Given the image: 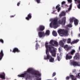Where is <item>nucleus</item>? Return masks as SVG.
Returning a JSON list of instances; mask_svg holds the SVG:
<instances>
[{"label": "nucleus", "instance_id": "f257e3e1", "mask_svg": "<svg viewBox=\"0 0 80 80\" xmlns=\"http://www.w3.org/2000/svg\"><path fill=\"white\" fill-rule=\"evenodd\" d=\"M46 54L47 55V57L44 56V59L45 60H48L49 59V62H53L54 61V58H52V56L49 54V51L51 53L53 57H56V51L55 49L53 50H51V48L49 46H48L47 43L46 44ZM48 49L49 50L48 51Z\"/></svg>", "mask_w": 80, "mask_h": 80}, {"label": "nucleus", "instance_id": "f03ea898", "mask_svg": "<svg viewBox=\"0 0 80 80\" xmlns=\"http://www.w3.org/2000/svg\"><path fill=\"white\" fill-rule=\"evenodd\" d=\"M57 18H54L52 22V23H50V27H53L54 28H58V24L65 25L66 23V17H63L62 19H59Z\"/></svg>", "mask_w": 80, "mask_h": 80}, {"label": "nucleus", "instance_id": "7ed1b4c3", "mask_svg": "<svg viewBox=\"0 0 80 80\" xmlns=\"http://www.w3.org/2000/svg\"><path fill=\"white\" fill-rule=\"evenodd\" d=\"M27 72L29 73H31L32 75H35V77H37V75H39V72L38 71H33V69L31 68H29L27 70Z\"/></svg>", "mask_w": 80, "mask_h": 80}, {"label": "nucleus", "instance_id": "20e7f679", "mask_svg": "<svg viewBox=\"0 0 80 80\" xmlns=\"http://www.w3.org/2000/svg\"><path fill=\"white\" fill-rule=\"evenodd\" d=\"M46 43L47 44V45L50 47L51 50H52V49H51L52 48H53V50L54 49V47L52 46H55V45H54V44H53V40H51L49 42V43L51 45H48V42H46L45 44V47H46Z\"/></svg>", "mask_w": 80, "mask_h": 80}, {"label": "nucleus", "instance_id": "39448f33", "mask_svg": "<svg viewBox=\"0 0 80 80\" xmlns=\"http://www.w3.org/2000/svg\"><path fill=\"white\" fill-rule=\"evenodd\" d=\"M45 30V26L42 25L39 26V27L37 28L38 31H43Z\"/></svg>", "mask_w": 80, "mask_h": 80}, {"label": "nucleus", "instance_id": "423d86ee", "mask_svg": "<svg viewBox=\"0 0 80 80\" xmlns=\"http://www.w3.org/2000/svg\"><path fill=\"white\" fill-rule=\"evenodd\" d=\"M38 36L40 38L44 37L45 36V33L44 32H38Z\"/></svg>", "mask_w": 80, "mask_h": 80}, {"label": "nucleus", "instance_id": "0eeeda50", "mask_svg": "<svg viewBox=\"0 0 80 80\" xmlns=\"http://www.w3.org/2000/svg\"><path fill=\"white\" fill-rule=\"evenodd\" d=\"M72 56H71V54H70L69 53L66 54V60H70V59H72Z\"/></svg>", "mask_w": 80, "mask_h": 80}, {"label": "nucleus", "instance_id": "6e6552de", "mask_svg": "<svg viewBox=\"0 0 80 80\" xmlns=\"http://www.w3.org/2000/svg\"><path fill=\"white\" fill-rule=\"evenodd\" d=\"M74 60H79L80 55L78 53H76L75 56L73 57Z\"/></svg>", "mask_w": 80, "mask_h": 80}, {"label": "nucleus", "instance_id": "1a4fd4ad", "mask_svg": "<svg viewBox=\"0 0 80 80\" xmlns=\"http://www.w3.org/2000/svg\"><path fill=\"white\" fill-rule=\"evenodd\" d=\"M12 52L13 53H16V52H17L18 53H19V52H20V50L18 49V48H15L13 49Z\"/></svg>", "mask_w": 80, "mask_h": 80}, {"label": "nucleus", "instance_id": "9d476101", "mask_svg": "<svg viewBox=\"0 0 80 80\" xmlns=\"http://www.w3.org/2000/svg\"><path fill=\"white\" fill-rule=\"evenodd\" d=\"M72 63L74 67H75L76 66H78L79 67H80V62H73Z\"/></svg>", "mask_w": 80, "mask_h": 80}, {"label": "nucleus", "instance_id": "9b49d317", "mask_svg": "<svg viewBox=\"0 0 80 80\" xmlns=\"http://www.w3.org/2000/svg\"><path fill=\"white\" fill-rule=\"evenodd\" d=\"M4 56L3 51L2 50L0 52V61L2 59Z\"/></svg>", "mask_w": 80, "mask_h": 80}, {"label": "nucleus", "instance_id": "f8f14e48", "mask_svg": "<svg viewBox=\"0 0 80 80\" xmlns=\"http://www.w3.org/2000/svg\"><path fill=\"white\" fill-rule=\"evenodd\" d=\"M32 18V14L29 13L28 15V17L26 18V19L27 20H29L30 19Z\"/></svg>", "mask_w": 80, "mask_h": 80}, {"label": "nucleus", "instance_id": "ddd939ff", "mask_svg": "<svg viewBox=\"0 0 80 80\" xmlns=\"http://www.w3.org/2000/svg\"><path fill=\"white\" fill-rule=\"evenodd\" d=\"M0 78H2V79H5V74L4 72H3L2 74H1L0 76Z\"/></svg>", "mask_w": 80, "mask_h": 80}, {"label": "nucleus", "instance_id": "4468645a", "mask_svg": "<svg viewBox=\"0 0 80 80\" xmlns=\"http://www.w3.org/2000/svg\"><path fill=\"white\" fill-rule=\"evenodd\" d=\"M72 80H77V78L75 77L73 75L71 74L69 75Z\"/></svg>", "mask_w": 80, "mask_h": 80}, {"label": "nucleus", "instance_id": "2eb2a0df", "mask_svg": "<svg viewBox=\"0 0 80 80\" xmlns=\"http://www.w3.org/2000/svg\"><path fill=\"white\" fill-rule=\"evenodd\" d=\"M64 44H65V43L63 42V41L61 40L59 42V45L62 47H64Z\"/></svg>", "mask_w": 80, "mask_h": 80}, {"label": "nucleus", "instance_id": "dca6fc26", "mask_svg": "<svg viewBox=\"0 0 80 80\" xmlns=\"http://www.w3.org/2000/svg\"><path fill=\"white\" fill-rule=\"evenodd\" d=\"M74 25H77L78 24V20L77 19H75L74 18Z\"/></svg>", "mask_w": 80, "mask_h": 80}, {"label": "nucleus", "instance_id": "f3484780", "mask_svg": "<svg viewBox=\"0 0 80 80\" xmlns=\"http://www.w3.org/2000/svg\"><path fill=\"white\" fill-rule=\"evenodd\" d=\"M37 77H35L36 78H37V80H41V78H39V77H41V74L39 72V74L37 75Z\"/></svg>", "mask_w": 80, "mask_h": 80}, {"label": "nucleus", "instance_id": "a211bd4d", "mask_svg": "<svg viewBox=\"0 0 80 80\" xmlns=\"http://www.w3.org/2000/svg\"><path fill=\"white\" fill-rule=\"evenodd\" d=\"M63 33H64L66 35H68V30L66 29H63Z\"/></svg>", "mask_w": 80, "mask_h": 80}, {"label": "nucleus", "instance_id": "6ab92c4d", "mask_svg": "<svg viewBox=\"0 0 80 80\" xmlns=\"http://www.w3.org/2000/svg\"><path fill=\"white\" fill-rule=\"evenodd\" d=\"M26 75H27V73H24L20 75H18V76L19 77H24Z\"/></svg>", "mask_w": 80, "mask_h": 80}, {"label": "nucleus", "instance_id": "aec40b11", "mask_svg": "<svg viewBox=\"0 0 80 80\" xmlns=\"http://www.w3.org/2000/svg\"><path fill=\"white\" fill-rule=\"evenodd\" d=\"M65 12L62 11L59 15V17H62L63 16H65Z\"/></svg>", "mask_w": 80, "mask_h": 80}, {"label": "nucleus", "instance_id": "412c9836", "mask_svg": "<svg viewBox=\"0 0 80 80\" xmlns=\"http://www.w3.org/2000/svg\"><path fill=\"white\" fill-rule=\"evenodd\" d=\"M75 52V50L73 49L71 51V52H69L68 53L70 54V55H73Z\"/></svg>", "mask_w": 80, "mask_h": 80}, {"label": "nucleus", "instance_id": "4be33fe9", "mask_svg": "<svg viewBox=\"0 0 80 80\" xmlns=\"http://www.w3.org/2000/svg\"><path fill=\"white\" fill-rule=\"evenodd\" d=\"M58 32L59 34H63V29H60L58 30Z\"/></svg>", "mask_w": 80, "mask_h": 80}, {"label": "nucleus", "instance_id": "5701e85b", "mask_svg": "<svg viewBox=\"0 0 80 80\" xmlns=\"http://www.w3.org/2000/svg\"><path fill=\"white\" fill-rule=\"evenodd\" d=\"M52 35L54 37H57V33L55 31H53L52 32Z\"/></svg>", "mask_w": 80, "mask_h": 80}, {"label": "nucleus", "instance_id": "b1692460", "mask_svg": "<svg viewBox=\"0 0 80 80\" xmlns=\"http://www.w3.org/2000/svg\"><path fill=\"white\" fill-rule=\"evenodd\" d=\"M45 35H50V31L49 30H47L46 31Z\"/></svg>", "mask_w": 80, "mask_h": 80}, {"label": "nucleus", "instance_id": "393cba45", "mask_svg": "<svg viewBox=\"0 0 80 80\" xmlns=\"http://www.w3.org/2000/svg\"><path fill=\"white\" fill-rule=\"evenodd\" d=\"M78 8L80 9V0H78Z\"/></svg>", "mask_w": 80, "mask_h": 80}, {"label": "nucleus", "instance_id": "a878e982", "mask_svg": "<svg viewBox=\"0 0 80 80\" xmlns=\"http://www.w3.org/2000/svg\"><path fill=\"white\" fill-rule=\"evenodd\" d=\"M36 50H38V47H40V46L39 45V44L38 43H36Z\"/></svg>", "mask_w": 80, "mask_h": 80}, {"label": "nucleus", "instance_id": "bb28decb", "mask_svg": "<svg viewBox=\"0 0 80 80\" xmlns=\"http://www.w3.org/2000/svg\"><path fill=\"white\" fill-rule=\"evenodd\" d=\"M71 39L70 38H69L68 39L67 43H71Z\"/></svg>", "mask_w": 80, "mask_h": 80}, {"label": "nucleus", "instance_id": "cd10ccee", "mask_svg": "<svg viewBox=\"0 0 80 80\" xmlns=\"http://www.w3.org/2000/svg\"><path fill=\"white\" fill-rule=\"evenodd\" d=\"M66 3V2L65 1H63L62 2V7H63V5Z\"/></svg>", "mask_w": 80, "mask_h": 80}, {"label": "nucleus", "instance_id": "c85d7f7f", "mask_svg": "<svg viewBox=\"0 0 80 80\" xmlns=\"http://www.w3.org/2000/svg\"><path fill=\"white\" fill-rule=\"evenodd\" d=\"M74 19L75 18H72L70 19V23H72L73 22V20L74 21Z\"/></svg>", "mask_w": 80, "mask_h": 80}, {"label": "nucleus", "instance_id": "c756f323", "mask_svg": "<svg viewBox=\"0 0 80 80\" xmlns=\"http://www.w3.org/2000/svg\"><path fill=\"white\" fill-rule=\"evenodd\" d=\"M79 39H77L74 40V42L75 43H78L79 42Z\"/></svg>", "mask_w": 80, "mask_h": 80}, {"label": "nucleus", "instance_id": "7c9ffc66", "mask_svg": "<svg viewBox=\"0 0 80 80\" xmlns=\"http://www.w3.org/2000/svg\"><path fill=\"white\" fill-rule=\"evenodd\" d=\"M76 77H77L78 78L80 79V73H78V75L76 76Z\"/></svg>", "mask_w": 80, "mask_h": 80}, {"label": "nucleus", "instance_id": "2f4dec72", "mask_svg": "<svg viewBox=\"0 0 80 80\" xmlns=\"http://www.w3.org/2000/svg\"><path fill=\"white\" fill-rule=\"evenodd\" d=\"M70 76H67L66 78V80H70Z\"/></svg>", "mask_w": 80, "mask_h": 80}, {"label": "nucleus", "instance_id": "473e14b6", "mask_svg": "<svg viewBox=\"0 0 80 80\" xmlns=\"http://www.w3.org/2000/svg\"><path fill=\"white\" fill-rule=\"evenodd\" d=\"M71 9H72V8H69L68 9V10L66 11V12H68V11H70V10H71Z\"/></svg>", "mask_w": 80, "mask_h": 80}, {"label": "nucleus", "instance_id": "72a5a7b5", "mask_svg": "<svg viewBox=\"0 0 80 80\" xmlns=\"http://www.w3.org/2000/svg\"><path fill=\"white\" fill-rule=\"evenodd\" d=\"M57 59L58 61H60V57L59 56H57Z\"/></svg>", "mask_w": 80, "mask_h": 80}, {"label": "nucleus", "instance_id": "f704fd0d", "mask_svg": "<svg viewBox=\"0 0 80 80\" xmlns=\"http://www.w3.org/2000/svg\"><path fill=\"white\" fill-rule=\"evenodd\" d=\"M60 6V5L58 4L56 7V9H58V8H59V7Z\"/></svg>", "mask_w": 80, "mask_h": 80}, {"label": "nucleus", "instance_id": "c9c22d12", "mask_svg": "<svg viewBox=\"0 0 80 80\" xmlns=\"http://www.w3.org/2000/svg\"><path fill=\"white\" fill-rule=\"evenodd\" d=\"M65 49V48H68V45H66L65 46H64L63 47Z\"/></svg>", "mask_w": 80, "mask_h": 80}, {"label": "nucleus", "instance_id": "e433bc0d", "mask_svg": "<svg viewBox=\"0 0 80 80\" xmlns=\"http://www.w3.org/2000/svg\"><path fill=\"white\" fill-rule=\"evenodd\" d=\"M35 0H36L38 3H40V0H35Z\"/></svg>", "mask_w": 80, "mask_h": 80}, {"label": "nucleus", "instance_id": "4c0bfd02", "mask_svg": "<svg viewBox=\"0 0 80 80\" xmlns=\"http://www.w3.org/2000/svg\"><path fill=\"white\" fill-rule=\"evenodd\" d=\"M0 42H1L2 43H4L3 40L2 39H0Z\"/></svg>", "mask_w": 80, "mask_h": 80}, {"label": "nucleus", "instance_id": "58836bf2", "mask_svg": "<svg viewBox=\"0 0 80 80\" xmlns=\"http://www.w3.org/2000/svg\"><path fill=\"white\" fill-rule=\"evenodd\" d=\"M67 26L68 27H72V25L71 24H68V25Z\"/></svg>", "mask_w": 80, "mask_h": 80}, {"label": "nucleus", "instance_id": "ea45409f", "mask_svg": "<svg viewBox=\"0 0 80 80\" xmlns=\"http://www.w3.org/2000/svg\"><path fill=\"white\" fill-rule=\"evenodd\" d=\"M54 44H55V45H58V42H57V41H55L54 42Z\"/></svg>", "mask_w": 80, "mask_h": 80}, {"label": "nucleus", "instance_id": "a19ab883", "mask_svg": "<svg viewBox=\"0 0 80 80\" xmlns=\"http://www.w3.org/2000/svg\"><path fill=\"white\" fill-rule=\"evenodd\" d=\"M78 0H74V1L75 2V3H76V4H77V3H78Z\"/></svg>", "mask_w": 80, "mask_h": 80}, {"label": "nucleus", "instance_id": "79ce46f5", "mask_svg": "<svg viewBox=\"0 0 80 80\" xmlns=\"http://www.w3.org/2000/svg\"><path fill=\"white\" fill-rule=\"evenodd\" d=\"M60 10H61V8L60 7L57 10L58 12H59L60 11Z\"/></svg>", "mask_w": 80, "mask_h": 80}, {"label": "nucleus", "instance_id": "37998d69", "mask_svg": "<svg viewBox=\"0 0 80 80\" xmlns=\"http://www.w3.org/2000/svg\"><path fill=\"white\" fill-rule=\"evenodd\" d=\"M68 3H72V0H68Z\"/></svg>", "mask_w": 80, "mask_h": 80}, {"label": "nucleus", "instance_id": "c03bdc74", "mask_svg": "<svg viewBox=\"0 0 80 80\" xmlns=\"http://www.w3.org/2000/svg\"><path fill=\"white\" fill-rule=\"evenodd\" d=\"M56 75V73L53 72L52 74V77Z\"/></svg>", "mask_w": 80, "mask_h": 80}, {"label": "nucleus", "instance_id": "a18cd8bd", "mask_svg": "<svg viewBox=\"0 0 80 80\" xmlns=\"http://www.w3.org/2000/svg\"><path fill=\"white\" fill-rule=\"evenodd\" d=\"M71 45H73V44H75V42L74 41L72 42H71L70 43Z\"/></svg>", "mask_w": 80, "mask_h": 80}, {"label": "nucleus", "instance_id": "49530a36", "mask_svg": "<svg viewBox=\"0 0 80 80\" xmlns=\"http://www.w3.org/2000/svg\"><path fill=\"white\" fill-rule=\"evenodd\" d=\"M75 72H76V70L75 69H74L72 70V73H75Z\"/></svg>", "mask_w": 80, "mask_h": 80}, {"label": "nucleus", "instance_id": "de8ad7c7", "mask_svg": "<svg viewBox=\"0 0 80 80\" xmlns=\"http://www.w3.org/2000/svg\"><path fill=\"white\" fill-rule=\"evenodd\" d=\"M15 15H11V16H10V18H13V17H15Z\"/></svg>", "mask_w": 80, "mask_h": 80}, {"label": "nucleus", "instance_id": "09e8293b", "mask_svg": "<svg viewBox=\"0 0 80 80\" xmlns=\"http://www.w3.org/2000/svg\"><path fill=\"white\" fill-rule=\"evenodd\" d=\"M70 48H68L67 49V51H69V50H70Z\"/></svg>", "mask_w": 80, "mask_h": 80}, {"label": "nucleus", "instance_id": "8fccbe9b", "mask_svg": "<svg viewBox=\"0 0 80 80\" xmlns=\"http://www.w3.org/2000/svg\"><path fill=\"white\" fill-rule=\"evenodd\" d=\"M20 2H18L17 4V6H19L20 5Z\"/></svg>", "mask_w": 80, "mask_h": 80}, {"label": "nucleus", "instance_id": "3c124183", "mask_svg": "<svg viewBox=\"0 0 80 80\" xmlns=\"http://www.w3.org/2000/svg\"><path fill=\"white\" fill-rule=\"evenodd\" d=\"M72 3H71L70 5V8H72Z\"/></svg>", "mask_w": 80, "mask_h": 80}, {"label": "nucleus", "instance_id": "603ef678", "mask_svg": "<svg viewBox=\"0 0 80 80\" xmlns=\"http://www.w3.org/2000/svg\"><path fill=\"white\" fill-rule=\"evenodd\" d=\"M66 40H67V39H63V41L64 42H66Z\"/></svg>", "mask_w": 80, "mask_h": 80}, {"label": "nucleus", "instance_id": "864d4df0", "mask_svg": "<svg viewBox=\"0 0 80 80\" xmlns=\"http://www.w3.org/2000/svg\"><path fill=\"white\" fill-rule=\"evenodd\" d=\"M58 50H59V52H60L61 50H60V49L59 48H58Z\"/></svg>", "mask_w": 80, "mask_h": 80}, {"label": "nucleus", "instance_id": "5fc2aeb1", "mask_svg": "<svg viewBox=\"0 0 80 80\" xmlns=\"http://www.w3.org/2000/svg\"><path fill=\"white\" fill-rule=\"evenodd\" d=\"M78 36L79 37H80V34H78Z\"/></svg>", "mask_w": 80, "mask_h": 80}, {"label": "nucleus", "instance_id": "6e6d98bb", "mask_svg": "<svg viewBox=\"0 0 80 80\" xmlns=\"http://www.w3.org/2000/svg\"><path fill=\"white\" fill-rule=\"evenodd\" d=\"M54 79H55V80H57V78H54Z\"/></svg>", "mask_w": 80, "mask_h": 80}, {"label": "nucleus", "instance_id": "4d7b16f0", "mask_svg": "<svg viewBox=\"0 0 80 80\" xmlns=\"http://www.w3.org/2000/svg\"><path fill=\"white\" fill-rule=\"evenodd\" d=\"M64 5V6H65V7H66V6H67V4Z\"/></svg>", "mask_w": 80, "mask_h": 80}, {"label": "nucleus", "instance_id": "13d9d810", "mask_svg": "<svg viewBox=\"0 0 80 80\" xmlns=\"http://www.w3.org/2000/svg\"><path fill=\"white\" fill-rule=\"evenodd\" d=\"M79 50H80V47H79Z\"/></svg>", "mask_w": 80, "mask_h": 80}, {"label": "nucleus", "instance_id": "bf43d9fd", "mask_svg": "<svg viewBox=\"0 0 80 80\" xmlns=\"http://www.w3.org/2000/svg\"><path fill=\"white\" fill-rule=\"evenodd\" d=\"M10 51L12 52V50H11V49L10 50Z\"/></svg>", "mask_w": 80, "mask_h": 80}]
</instances>
